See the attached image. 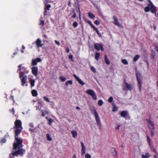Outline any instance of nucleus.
Masks as SVG:
<instances>
[{
    "label": "nucleus",
    "instance_id": "1",
    "mask_svg": "<svg viewBox=\"0 0 158 158\" xmlns=\"http://www.w3.org/2000/svg\"><path fill=\"white\" fill-rule=\"evenodd\" d=\"M18 69L17 71V72H18L19 71L21 70L23 71L19 73V77L21 79L22 83L21 85L23 86H24L25 85L27 86V77L26 75H24V74L28 73V71H26V68L24 67H22V64L19 65L18 66Z\"/></svg>",
    "mask_w": 158,
    "mask_h": 158
},
{
    "label": "nucleus",
    "instance_id": "2",
    "mask_svg": "<svg viewBox=\"0 0 158 158\" xmlns=\"http://www.w3.org/2000/svg\"><path fill=\"white\" fill-rule=\"evenodd\" d=\"M14 133L15 140L13 147L14 149L16 150L19 147L22 148L23 139L22 138L18 137L19 135L21 133H19V131H17L16 133Z\"/></svg>",
    "mask_w": 158,
    "mask_h": 158
},
{
    "label": "nucleus",
    "instance_id": "3",
    "mask_svg": "<svg viewBox=\"0 0 158 158\" xmlns=\"http://www.w3.org/2000/svg\"><path fill=\"white\" fill-rule=\"evenodd\" d=\"M18 148V149L17 150L10 154V158H14V156H18L19 155L21 156H23V154L25 152V150H23L22 148L19 147Z\"/></svg>",
    "mask_w": 158,
    "mask_h": 158
},
{
    "label": "nucleus",
    "instance_id": "4",
    "mask_svg": "<svg viewBox=\"0 0 158 158\" xmlns=\"http://www.w3.org/2000/svg\"><path fill=\"white\" fill-rule=\"evenodd\" d=\"M15 126L13 128L15 129L14 130V133H16L17 131H19V133H21L23 129L22 127V123L20 120L16 119L14 123Z\"/></svg>",
    "mask_w": 158,
    "mask_h": 158
},
{
    "label": "nucleus",
    "instance_id": "5",
    "mask_svg": "<svg viewBox=\"0 0 158 158\" xmlns=\"http://www.w3.org/2000/svg\"><path fill=\"white\" fill-rule=\"evenodd\" d=\"M149 3L148 4V6L145 7L144 10L145 12H149L150 10L151 12L152 13H155L156 15V9L155 6L153 5L151 1L149 0Z\"/></svg>",
    "mask_w": 158,
    "mask_h": 158
},
{
    "label": "nucleus",
    "instance_id": "6",
    "mask_svg": "<svg viewBox=\"0 0 158 158\" xmlns=\"http://www.w3.org/2000/svg\"><path fill=\"white\" fill-rule=\"evenodd\" d=\"M90 109L92 113L94 115L95 120L97 124L100 127L101 126V123L100 121V118L94 106L93 107V108H90Z\"/></svg>",
    "mask_w": 158,
    "mask_h": 158
},
{
    "label": "nucleus",
    "instance_id": "7",
    "mask_svg": "<svg viewBox=\"0 0 158 158\" xmlns=\"http://www.w3.org/2000/svg\"><path fill=\"white\" fill-rule=\"evenodd\" d=\"M83 19L85 22L90 24V26L91 27L93 28L94 30L96 31L97 34L99 37H101L102 35L99 32L98 28L93 25L91 22L90 20H89L87 18L85 17H83Z\"/></svg>",
    "mask_w": 158,
    "mask_h": 158
},
{
    "label": "nucleus",
    "instance_id": "8",
    "mask_svg": "<svg viewBox=\"0 0 158 158\" xmlns=\"http://www.w3.org/2000/svg\"><path fill=\"white\" fill-rule=\"evenodd\" d=\"M136 75L137 78V80L138 82V86L139 91L141 90V86L142 84V76L141 74L139 72H136Z\"/></svg>",
    "mask_w": 158,
    "mask_h": 158
},
{
    "label": "nucleus",
    "instance_id": "9",
    "mask_svg": "<svg viewBox=\"0 0 158 158\" xmlns=\"http://www.w3.org/2000/svg\"><path fill=\"white\" fill-rule=\"evenodd\" d=\"M124 84L123 86V91H131L132 89V87L131 85L130 84H128L126 82L125 80L124 81Z\"/></svg>",
    "mask_w": 158,
    "mask_h": 158
},
{
    "label": "nucleus",
    "instance_id": "10",
    "mask_svg": "<svg viewBox=\"0 0 158 158\" xmlns=\"http://www.w3.org/2000/svg\"><path fill=\"white\" fill-rule=\"evenodd\" d=\"M86 93L89 95H90L93 99L96 100L97 99V97L96 94L94 90L93 89H89L86 90Z\"/></svg>",
    "mask_w": 158,
    "mask_h": 158
},
{
    "label": "nucleus",
    "instance_id": "11",
    "mask_svg": "<svg viewBox=\"0 0 158 158\" xmlns=\"http://www.w3.org/2000/svg\"><path fill=\"white\" fill-rule=\"evenodd\" d=\"M120 115L122 117H123L125 119H130V117L128 114V112L127 111L124 110L122 111L120 114Z\"/></svg>",
    "mask_w": 158,
    "mask_h": 158
},
{
    "label": "nucleus",
    "instance_id": "12",
    "mask_svg": "<svg viewBox=\"0 0 158 158\" xmlns=\"http://www.w3.org/2000/svg\"><path fill=\"white\" fill-rule=\"evenodd\" d=\"M94 48L98 51L100 49L102 51H104V49L103 45L101 44H94Z\"/></svg>",
    "mask_w": 158,
    "mask_h": 158
},
{
    "label": "nucleus",
    "instance_id": "13",
    "mask_svg": "<svg viewBox=\"0 0 158 158\" xmlns=\"http://www.w3.org/2000/svg\"><path fill=\"white\" fill-rule=\"evenodd\" d=\"M148 116L149 117V119H146V120L151 124V126L152 127L153 129H154L155 127L154 123L151 120V115L150 113L148 114Z\"/></svg>",
    "mask_w": 158,
    "mask_h": 158
},
{
    "label": "nucleus",
    "instance_id": "14",
    "mask_svg": "<svg viewBox=\"0 0 158 158\" xmlns=\"http://www.w3.org/2000/svg\"><path fill=\"white\" fill-rule=\"evenodd\" d=\"M42 61V60L40 58H37L35 59H32L31 64L33 66L36 65L38 62H40Z\"/></svg>",
    "mask_w": 158,
    "mask_h": 158
},
{
    "label": "nucleus",
    "instance_id": "15",
    "mask_svg": "<svg viewBox=\"0 0 158 158\" xmlns=\"http://www.w3.org/2000/svg\"><path fill=\"white\" fill-rule=\"evenodd\" d=\"M38 68L37 66H34L31 68V72L32 74L35 76L38 75Z\"/></svg>",
    "mask_w": 158,
    "mask_h": 158
},
{
    "label": "nucleus",
    "instance_id": "16",
    "mask_svg": "<svg viewBox=\"0 0 158 158\" xmlns=\"http://www.w3.org/2000/svg\"><path fill=\"white\" fill-rule=\"evenodd\" d=\"M35 44H36L37 48L41 47L44 44H42V42L40 38H38L35 42Z\"/></svg>",
    "mask_w": 158,
    "mask_h": 158
},
{
    "label": "nucleus",
    "instance_id": "17",
    "mask_svg": "<svg viewBox=\"0 0 158 158\" xmlns=\"http://www.w3.org/2000/svg\"><path fill=\"white\" fill-rule=\"evenodd\" d=\"M113 19H114V21L113 22V23L115 25L117 26L118 27H120L122 26L119 23V22L117 18V17L115 16H114L113 17Z\"/></svg>",
    "mask_w": 158,
    "mask_h": 158
},
{
    "label": "nucleus",
    "instance_id": "18",
    "mask_svg": "<svg viewBox=\"0 0 158 158\" xmlns=\"http://www.w3.org/2000/svg\"><path fill=\"white\" fill-rule=\"evenodd\" d=\"M81 146L82 147V149L81 150V155L82 156L84 155V154H85V150H86V148L85 146H84V144L83 142H81Z\"/></svg>",
    "mask_w": 158,
    "mask_h": 158
},
{
    "label": "nucleus",
    "instance_id": "19",
    "mask_svg": "<svg viewBox=\"0 0 158 158\" xmlns=\"http://www.w3.org/2000/svg\"><path fill=\"white\" fill-rule=\"evenodd\" d=\"M112 154L115 157L117 158L118 156L117 155V152L116 151V149L114 148H112L111 149Z\"/></svg>",
    "mask_w": 158,
    "mask_h": 158
},
{
    "label": "nucleus",
    "instance_id": "20",
    "mask_svg": "<svg viewBox=\"0 0 158 158\" xmlns=\"http://www.w3.org/2000/svg\"><path fill=\"white\" fill-rule=\"evenodd\" d=\"M31 94L33 96L36 97L38 95L37 91L35 89H33L31 92Z\"/></svg>",
    "mask_w": 158,
    "mask_h": 158
},
{
    "label": "nucleus",
    "instance_id": "21",
    "mask_svg": "<svg viewBox=\"0 0 158 158\" xmlns=\"http://www.w3.org/2000/svg\"><path fill=\"white\" fill-rule=\"evenodd\" d=\"M156 52L154 51H152L151 53V57L152 60L155 59Z\"/></svg>",
    "mask_w": 158,
    "mask_h": 158
},
{
    "label": "nucleus",
    "instance_id": "22",
    "mask_svg": "<svg viewBox=\"0 0 158 158\" xmlns=\"http://www.w3.org/2000/svg\"><path fill=\"white\" fill-rule=\"evenodd\" d=\"M71 133L73 137L75 138L77 135V131H71Z\"/></svg>",
    "mask_w": 158,
    "mask_h": 158
},
{
    "label": "nucleus",
    "instance_id": "23",
    "mask_svg": "<svg viewBox=\"0 0 158 158\" xmlns=\"http://www.w3.org/2000/svg\"><path fill=\"white\" fill-rule=\"evenodd\" d=\"M105 57V61L106 64L107 65H109L110 64V61L107 58V56L106 55H105L104 56Z\"/></svg>",
    "mask_w": 158,
    "mask_h": 158
},
{
    "label": "nucleus",
    "instance_id": "24",
    "mask_svg": "<svg viewBox=\"0 0 158 158\" xmlns=\"http://www.w3.org/2000/svg\"><path fill=\"white\" fill-rule=\"evenodd\" d=\"M9 135H5L4 136V137L1 139V141H0V143H5L6 141V138Z\"/></svg>",
    "mask_w": 158,
    "mask_h": 158
},
{
    "label": "nucleus",
    "instance_id": "25",
    "mask_svg": "<svg viewBox=\"0 0 158 158\" xmlns=\"http://www.w3.org/2000/svg\"><path fill=\"white\" fill-rule=\"evenodd\" d=\"M30 83L31 87L35 86V81L34 79H31L30 81Z\"/></svg>",
    "mask_w": 158,
    "mask_h": 158
},
{
    "label": "nucleus",
    "instance_id": "26",
    "mask_svg": "<svg viewBox=\"0 0 158 158\" xmlns=\"http://www.w3.org/2000/svg\"><path fill=\"white\" fill-rule=\"evenodd\" d=\"M51 5L50 4L47 5L46 4L44 5V9L46 10H49L50 8L51 7Z\"/></svg>",
    "mask_w": 158,
    "mask_h": 158
},
{
    "label": "nucleus",
    "instance_id": "27",
    "mask_svg": "<svg viewBox=\"0 0 158 158\" xmlns=\"http://www.w3.org/2000/svg\"><path fill=\"white\" fill-rule=\"evenodd\" d=\"M100 56V54L98 52H96L95 55V59L97 60H98L99 59Z\"/></svg>",
    "mask_w": 158,
    "mask_h": 158
},
{
    "label": "nucleus",
    "instance_id": "28",
    "mask_svg": "<svg viewBox=\"0 0 158 158\" xmlns=\"http://www.w3.org/2000/svg\"><path fill=\"white\" fill-rule=\"evenodd\" d=\"M88 15L90 18L92 19H93L95 18L94 15L90 12L88 13Z\"/></svg>",
    "mask_w": 158,
    "mask_h": 158
},
{
    "label": "nucleus",
    "instance_id": "29",
    "mask_svg": "<svg viewBox=\"0 0 158 158\" xmlns=\"http://www.w3.org/2000/svg\"><path fill=\"white\" fill-rule=\"evenodd\" d=\"M150 156V155L148 153H146L145 155H142V158H148Z\"/></svg>",
    "mask_w": 158,
    "mask_h": 158
},
{
    "label": "nucleus",
    "instance_id": "30",
    "mask_svg": "<svg viewBox=\"0 0 158 158\" xmlns=\"http://www.w3.org/2000/svg\"><path fill=\"white\" fill-rule=\"evenodd\" d=\"M140 56L139 55H136L133 58V61L135 62L140 57Z\"/></svg>",
    "mask_w": 158,
    "mask_h": 158
},
{
    "label": "nucleus",
    "instance_id": "31",
    "mask_svg": "<svg viewBox=\"0 0 158 158\" xmlns=\"http://www.w3.org/2000/svg\"><path fill=\"white\" fill-rule=\"evenodd\" d=\"M69 84L70 85H72L73 84V81L72 80H69L67 81L65 83V85L66 86H68Z\"/></svg>",
    "mask_w": 158,
    "mask_h": 158
},
{
    "label": "nucleus",
    "instance_id": "32",
    "mask_svg": "<svg viewBox=\"0 0 158 158\" xmlns=\"http://www.w3.org/2000/svg\"><path fill=\"white\" fill-rule=\"evenodd\" d=\"M60 79L62 82H64L66 80V78L64 77H59Z\"/></svg>",
    "mask_w": 158,
    "mask_h": 158
},
{
    "label": "nucleus",
    "instance_id": "33",
    "mask_svg": "<svg viewBox=\"0 0 158 158\" xmlns=\"http://www.w3.org/2000/svg\"><path fill=\"white\" fill-rule=\"evenodd\" d=\"M77 81L79 84H81L82 85H84L85 84V83L83 81H82L80 78H79Z\"/></svg>",
    "mask_w": 158,
    "mask_h": 158
},
{
    "label": "nucleus",
    "instance_id": "34",
    "mask_svg": "<svg viewBox=\"0 0 158 158\" xmlns=\"http://www.w3.org/2000/svg\"><path fill=\"white\" fill-rule=\"evenodd\" d=\"M122 63L124 64L127 65L128 64V62L127 60L126 59H122Z\"/></svg>",
    "mask_w": 158,
    "mask_h": 158
},
{
    "label": "nucleus",
    "instance_id": "35",
    "mask_svg": "<svg viewBox=\"0 0 158 158\" xmlns=\"http://www.w3.org/2000/svg\"><path fill=\"white\" fill-rule=\"evenodd\" d=\"M48 124L50 125H51L52 123L54 121V120L50 118L48 119Z\"/></svg>",
    "mask_w": 158,
    "mask_h": 158
},
{
    "label": "nucleus",
    "instance_id": "36",
    "mask_svg": "<svg viewBox=\"0 0 158 158\" xmlns=\"http://www.w3.org/2000/svg\"><path fill=\"white\" fill-rule=\"evenodd\" d=\"M147 141L148 144H149L150 145L151 144V139L150 138L149 136L148 135H147Z\"/></svg>",
    "mask_w": 158,
    "mask_h": 158
},
{
    "label": "nucleus",
    "instance_id": "37",
    "mask_svg": "<svg viewBox=\"0 0 158 158\" xmlns=\"http://www.w3.org/2000/svg\"><path fill=\"white\" fill-rule=\"evenodd\" d=\"M46 137L48 140L50 141L52 140V138L50 137L49 134H47L46 135Z\"/></svg>",
    "mask_w": 158,
    "mask_h": 158
},
{
    "label": "nucleus",
    "instance_id": "38",
    "mask_svg": "<svg viewBox=\"0 0 158 158\" xmlns=\"http://www.w3.org/2000/svg\"><path fill=\"white\" fill-rule=\"evenodd\" d=\"M44 100L47 102H50L49 99L47 98L46 96H44L43 97Z\"/></svg>",
    "mask_w": 158,
    "mask_h": 158
},
{
    "label": "nucleus",
    "instance_id": "39",
    "mask_svg": "<svg viewBox=\"0 0 158 158\" xmlns=\"http://www.w3.org/2000/svg\"><path fill=\"white\" fill-rule=\"evenodd\" d=\"M103 103V102L102 100H100L98 102V104L99 106H102Z\"/></svg>",
    "mask_w": 158,
    "mask_h": 158
},
{
    "label": "nucleus",
    "instance_id": "40",
    "mask_svg": "<svg viewBox=\"0 0 158 158\" xmlns=\"http://www.w3.org/2000/svg\"><path fill=\"white\" fill-rule=\"evenodd\" d=\"M113 98L112 97L110 96L109 98L108 99V102H110L111 103L113 101Z\"/></svg>",
    "mask_w": 158,
    "mask_h": 158
},
{
    "label": "nucleus",
    "instance_id": "41",
    "mask_svg": "<svg viewBox=\"0 0 158 158\" xmlns=\"http://www.w3.org/2000/svg\"><path fill=\"white\" fill-rule=\"evenodd\" d=\"M78 23H77V22H74L73 24V27H77V26H78Z\"/></svg>",
    "mask_w": 158,
    "mask_h": 158
},
{
    "label": "nucleus",
    "instance_id": "42",
    "mask_svg": "<svg viewBox=\"0 0 158 158\" xmlns=\"http://www.w3.org/2000/svg\"><path fill=\"white\" fill-rule=\"evenodd\" d=\"M94 23L97 25L98 26L100 24L99 21L98 20H96L94 22Z\"/></svg>",
    "mask_w": 158,
    "mask_h": 158
},
{
    "label": "nucleus",
    "instance_id": "43",
    "mask_svg": "<svg viewBox=\"0 0 158 158\" xmlns=\"http://www.w3.org/2000/svg\"><path fill=\"white\" fill-rule=\"evenodd\" d=\"M47 10L44 9V16L48 15V12L47 11Z\"/></svg>",
    "mask_w": 158,
    "mask_h": 158
},
{
    "label": "nucleus",
    "instance_id": "44",
    "mask_svg": "<svg viewBox=\"0 0 158 158\" xmlns=\"http://www.w3.org/2000/svg\"><path fill=\"white\" fill-rule=\"evenodd\" d=\"M44 20H41L40 21V25H41L42 26H43L44 25Z\"/></svg>",
    "mask_w": 158,
    "mask_h": 158
},
{
    "label": "nucleus",
    "instance_id": "45",
    "mask_svg": "<svg viewBox=\"0 0 158 158\" xmlns=\"http://www.w3.org/2000/svg\"><path fill=\"white\" fill-rule=\"evenodd\" d=\"M85 158H90L91 157V155L88 153L86 154L85 155Z\"/></svg>",
    "mask_w": 158,
    "mask_h": 158
},
{
    "label": "nucleus",
    "instance_id": "46",
    "mask_svg": "<svg viewBox=\"0 0 158 158\" xmlns=\"http://www.w3.org/2000/svg\"><path fill=\"white\" fill-rule=\"evenodd\" d=\"M10 112L12 113L13 114H15V110L14 107L12 108L11 110H10Z\"/></svg>",
    "mask_w": 158,
    "mask_h": 158
},
{
    "label": "nucleus",
    "instance_id": "47",
    "mask_svg": "<svg viewBox=\"0 0 158 158\" xmlns=\"http://www.w3.org/2000/svg\"><path fill=\"white\" fill-rule=\"evenodd\" d=\"M91 69L94 73L96 72V70L95 68L93 66H92L91 67Z\"/></svg>",
    "mask_w": 158,
    "mask_h": 158
},
{
    "label": "nucleus",
    "instance_id": "48",
    "mask_svg": "<svg viewBox=\"0 0 158 158\" xmlns=\"http://www.w3.org/2000/svg\"><path fill=\"white\" fill-rule=\"evenodd\" d=\"M118 110V108L117 107L114 106L113 108L112 111L113 112H115Z\"/></svg>",
    "mask_w": 158,
    "mask_h": 158
},
{
    "label": "nucleus",
    "instance_id": "49",
    "mask_svg": "<svg viewBox=\"0 0 158 158\" xmlns=\"http://www.w3.org/2000/svg\"><path fill=\"white\" fill-rule=\"evenodd\" d=\"M69 59L71 60L72 61H73V56L72 55H70L69 56Z\"/></svg>",
    "mask_w": 158,
    "mask_h": 158
},
{
    "label": "nucleus",
    "instance_id": "50",
    "mask_svg": "<svg viewBox=\"0 0 158 158\" xmlns=\"http://www.w3.org/2000/svg\"><path fill=\"white\" fill-rule=\"evenodd\" d=\"M48 2V0H44V1L43 2L44 3V5H45L46 4L48 5L47 3Z\"/></svg>",
    "mask_w": 158,
    "mask_h": 158
},
{
    "label": "nucleus",
    "instance_id": "51",
    "mask_svg": "<svg viewBox=\"0 0 158 158\" xmlns=\"http://www.w3.org/2000/svg\"><path fill=\"white\" fill-rule=\"evenodd\" d=\"M55 43L58 46H59L60 44V42L56 40H55Z\"/></svg>",
    "mask_w": 158,
    "mask_h": 158
},
{
    "label": "nucleus",
    "instance_id": "52",
    "mask_svg": "<svg viewBox=\"0 0 158 158\" xmlns=\"http://www.w3.org/2000/svg\"><path fill=\"white\" fill-rule=\"evenodd\" d=\"M154 132L153 131L151 130V135L152 136H153L154 135Z\"/></svg>",
    "mask_w": 158,
    "mask_h": 158
},
{
    "label": "nucleus",
    "instance_id": "53",
    "mask_svg": "<svg viewBox=\"0 0 158 158\" xmlns=\"http://www.w3.org/2000/svg\"><path fill=\"white\" fill-rule=\"evenodd\" d=\"M73 77L76 78V79L77 80L79 78L78 77H77V75L75 74H74L73 75Z\"/></svg>",
    "mask_w": 158,
    "mask_h": 158
},
{
    "label": "nucleus",
    "instance_id": "54",
    "mask_svg": "<svg viewBox=\"0 0 158 158\" xmlns=\"http://www.w3.org/2000/svg\"><path fill=\"white\" fill-rule=\"evenodd\" d=\"M34 130L35 129L29 128V131H30L31 133H32L34 132Z\"/></svg>",
    "mask_w": 158,
    "mask_h": 158
},
{
    "label": "nucleus",
    "instance_id": "55",
    "mask_svg": "<svg viewBox=\"0 0 158 158\" xmlns=\"http://www.w3.org/2000/svg\"><path fill=\"white\" fill-rule=\"evenodd\" d=\"M74 14L72 16V17L73 18H74L76 17V13L74 11Z\"/></svg>",
    "mask_w": 158,
    "mask_h": 158
},
{
    "label": "nucleus",
    "instance_id": "56",
    "mask_svg": "<svg viewBox=\"0 0 158 158\" xmlns=\"http://www.w3.org/2000/svg\"><path fill=\"white\" fill-rule=\"evenodd\" d=\"M155 50L158 52V47L157 46H155Z\"/></svg>",
    "mask_w": 158,
    "mask_h": 158
},
{
    "label": "nucleus",
    "instance_id": "57",
    "mask_svg": "<svg viewBox=\"0 0 158 158\" xmlns=\"http://www.w3.org/2000/svg\"><path fill=\"white\" fill-rule=\"evenodd\" d=\"M68 5L70 7H71V3L70 1H69V2L68 4Z\"/></svg>",
    "mask_w": 158,
    "mask_h": 158
},
{
    "label": "nucleus",
    "instance_id": "58",
    "mask_svg": "<svg viewBox=\"0 0 158 158\" xmlns=\"http://www.w3.org/2000/svg\"><path fill=\"white\" fill-rule=\"evenodd\" d=\"M29 126L30 127H34V125L32 123H31L29 124Z\"/></svg>",
    "mask_w": 158,
    "mask_h": 158
},
{
    "label": "nucleus",
    "instance_id": "59",
    "mask_svg": "<svg viewBox=\"0 0 158 158\" xmlns=\"http://www.w3.org/2000/svg\"><path fill=\"white\" fill-rule=\"evenodd\" d=\"M41 111L42 112V116H43V117H44V115H45V114L44 113V112H43V110H41Z\"/></svg>",
    "mask_w": 158,
    "mask_h": 158
},
{
    "label": "nucleus",
    "instance_id": "60",
    "mask_svg": "<svg viewBox=\"0 0 158 158\" xmlns=\"http://www.w3.org/2000/svg\"><path fill=\"white\" fill-rule=\"evenodd\" d=\"M120 125H118L117 127H116V130H118L119 129V128L120 127Z\"/></svg>",
    "mask_w": 158,
    "mask_h": 158
},
{
    "label": "nucleus",
    "instance_id": "61",
    "mask_svg": "<svg viewBox=\"0 0 158 158\" xmlns=\"http://www.w3.org/2000/svg\"><path fill=\"white\" fill-rule=\"evenodd\" d=\"M66 52L68 53L69 52V47H68L66 49Z\"/></svg>",
    "mask_w": 158,
    "mask_h": 158
},
{
    "label": "nucleus",
    "instance_id": "62",
    "mask_svg": "<svg viewBox=\"0 0 158 158\" xmlns=\"http://www.w3.org/2000/svg\"><path fill=\"white\" fill-rule=\"evenodd\" d=\"M11 99H12V100H13V101L14 102V103L15 101L14 100V99L13 98V96L12 95H11Z\"/></svg>",
    "mask_w": 158,
    "mask_h": 158
},
{
    "label": "nucleus",
    "instance_id": "63",
    "mask_svg": "<svg viewBox=\"0 0 158 158\" xmlns=\"http://www.w3.org/2000/svg\"><path fill=\"white\" fill-rule=\"evenodd\" d=\"M76 109L77 110H80V108L79 107L77 106L76 107Z\"/></svg>",
    "mask_w": 158,
    "mask_h": 158
},
{
    "label": "nucleus",
    "instance_id": "64",
    "mask_svg": "<svg viewBox=\"0 0 158 158\" xmlns=\"http://www.w3.org/2000/svg\"><path fill=\"white\" fill-rule=\"evenodd\" d=\"M17 52H14L13 54V55H14V56H15V55H16L17 54Z\"/></svg>",
    "mask_w": 158,
    "mask_h": 158
}]
</instances>
